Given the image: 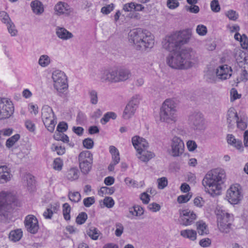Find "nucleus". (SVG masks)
<instances>
[{
	"mask_svg": "<svg viewBox=\"0 0 248 248\" xmlns=\"http://www.w3.org/2000/svg\"><path fill=\"white\" fill-rule=\"evenodd\" d=\"M88 235L93 240H97L99 237L98 230L95 228H90L87 232Z\"/></svg>",
	"mask_w": 248,
	"mask_h": 248,
	"instance_id": "nucleus-49",
	"label": "nucleus"
},
{
	"mask_svg": "<svg viewBox=\"0 0 248 248\" xmlns=\"http://www.w3.org/2000/svg\"><path fill=\"white\" fill-rule=\"evenodd\" d=\"M90 102L92 104L95 105L98 102V94L95 90L91 91L89 93Z\"/></svg>",
	"mask_w": 248,
	"mask_h": 248,
	"instance_id": "nucleus-55",
	"label": "nucleus"
},
{
	"mask_svg": "<svg viewBox=\"0 0 248 248\" xmlns=\"http://www.w3.org/2000/svg\"><path fill=\"white\" fill-rule=\"evenodd\" d=\"M51 59L48 55L43 54L40 56L38 63L41 67H46L51 63Z\"/></svg>",
	"mask_w": 248,
	"mask_h": 248,
	"instance_id": "nucleus-38",
	"label": "nucleus"
},
{
	"mask_svg": "<svg viewBox=\"0 0 248 248\" xmlns=\"http://www.w3.org/2000/svg\"><path fill=\"white\" fill-rule=\"evenodd\" d=\"M170 154L173 157H179L184 153L185 144L182 140L177 136H174L171 140Z\"/></svg>",
	"mask_w": 248,
	"mask_h": 248,
	"instance_id": "nucleus-11",
	"label": "nucleus"
},
{
	"mask_svg": "<svg viewBox=\"0 0 248 248\" xmlns=\"http://www.w3.org/2000/svg\"><path fill=\"white\" fill-rule=\"evenodd\" d=\"M26 128L31 132H34L36 129L35 124L31 120H27L25 122Z\"/></svg>",
	"mask_w": 248,
	"mask_h": 248,
	"instance_id": "nucleus-57",
	"label": "nucleus"
},
{
	"mask_svg": "<svg viewBox=\"0 0 248 248\" xmlns=\"http://www.w3.org/2000/svg\"><path fill=\"white\" fill-rule=\"evenodd\" d=\"M14 110V104L10 99L1 98V119L10 118L13 114Z\"/></svg>",
	"mask_w": 248,
	"mask_h": 248,
	"instance_id": "nucleus-13",
	"label": "nucleus"
},
{
	"mask_svg": "<svg viewBox=\"0 0 248 248\" xmlns=\"http://www.w3.org/2000/svg\"><path fill=\"white\" fill-rule=\"evenodd\" d=\"M215 214L219 230L223 233H229L232 229L233 215L220 208H217Z\"/></svg>",
	"mask_w": 248,
	"mask_h": 248,
	"instance_id": "nucleus-6",
	"label": "nucleus"
},
{
	"mask_svg": "<svg viewBox=\"0 0 248 248\" xmlns=\"http://www.w3.org/2000/svg\"><path fill=\"white\" fill-rule=\"evenodd\" d=\"M225 178V171L222 169L217 168L209 171L202 181L205 191L212 196L220 195Z\"/></svg>",
	"mask_w": 248,
	"mask_h": 248,
	"instance_id": "nucleus-2",
	"label": "nucleus"
},
{
	"mask_svg": "<svg viewBox=\"0 0 248 248\" xmlns=\"http://www.w3.org/2000/svg\"><path fill=\"white\" fill-rule=\"evenodd\" d=\"M235 123H237L238 128L241 130H244L247 127V119L245 116L239 117Z\"/></svg>",
	"mask_w": 248,
	"mask_h": 248,
	"instance_id": "nucleus-42",
	"label": "nucleus"
},
{
	"mask_svg": "<svg viewBox=\"0 0 248 248\" xmlns=\"http://www.w3.org/2000/svg\"><path fill=\"white\" fill-rule=\"evenodd\" d=\"M16 197L11 192H1V213L2 211L8 212L11 209V204L15 202Z\"/></svg>",
	"mask_w": 248,
	"mask_h": 248,
	"instance_id": "nucleus-14",
	"label": "nucleus"
},
{
	"mask_svg": "<svg viewBox=\"0 0 248 248\" xmlns=\"http://www.w3.org/2000/svg\"><path fill=\"white\" fill-rule=\"evenodd\" d=\"M114 192V188L113 187H108L106 186L102 187L98 191V194L100 196H103L104 194H113Z\"/></svg>",
	"mask_w": 248,
	"mask_h": 248,
	"instance_id": "nucleus-45",
	"label": "nucleus"
},
{
	"mask_svg": "<svg viewBox=\"0 0 248 248\" xmlns=\"http://www.w3.org/2000/svg\"><path fill=\"white\" fill-rule=\"evenodd\" d=\"M196 229L200 235H203L209 233V230L206 223L203 220H199L196 223Z\"/></svg>",
	"mask_w": 248,
	"mask_h": 248,
	"instance_id": "nucleus-33",
	"label": "nucleus"
},
{
	"mask_svg": "<svg viewBox=\"0 0 248 248\" xmlns=\"http://www.w3.org/2000/svg\"><path fill=\"white\" fill-rule=\"evenodd\" d=\"M53 86L58 92H61L68 88L67 79L65 74L59 70L54 71L52 74Z\"/></svg>",
	"mask_w": 248,
	"mask_h": 248,
	"instance_id": "nucleus-10",
	"label": "nucleus"
},
{
	"mask_svg": "<svg viewBox=\"0 0 248 248\" xmlns=\"http://www.w3.org/2000/svg\"><path fill=\"white\" fill-rule=\"evenodd\" d=\"M60 206L56 203L50 204L43 213V216L46 219H51L54 213H57Z\"/></svg>",
	"mask_w": 248,
	"mask_h": 248,
	"instance_id": "nucleus-31",
	"label": "nucleus"
},
{
	"mask_svg": "<svg viewBox=\"0 0 248 248\" xmlns=\"http://www.w3.org/2000/svg\"><path fill=\"white\" fill-rule=\"evenodd\" d=\"M211 9L214 12H218L220 10V7L218 0H213L210 3Z\"/></svg>",
	"mask_w": 248,
	"mask_h": 248,
	"instance_id": "nucleus-58",
	"label": "nucleus"
},
{
	"mask_svg": "<svg viewBox=\"0 0 248 248\" xmlns=\"http://www.w3.org/2000/svg\"><path fill=\"white\" fill-rule=\"evenodd\" d=\"M20 139L19 134H16L9 138L6 142V146L7 148L12 147Z\"/></svg>",
	"mask_w": 248,
	"mask_h": 248,
	"instance_id": "nucleus-43",
	"label": "nucleus"
},
{
	"mask_svg": "<svg viewBox=\"0 0 248 248\" xmlns=\"http://www.w3.org/2000/svg\"><path fill=\"white\" fill-rule=\"evenodd\" d=\"M87 214L85 212L79 213L76 218L77 223L79 225L83 224L87 220Z\"/></svg>",
	"mask_w": 248,
	"mask_h": 248,
	"instance_id": "nucleus-48",
	"label": "nucleus"
},
{
	"mask_svg": "<svg viewBox=\"0 0 248 248\" xmlns=\"http://www.w3.org/2000/svg\"><path fill=\"white\" fill-rule=\"evenodd\" d=\"M177 103L174 99H167L163 103L159 111L161 122L174 124L177 120Z\"/></svg>",
	"mask_w": 248,
	"mask_h": 248,
	"instance_id": "nucleus-5",
	"label": "nucleus"
},
{
	"mask_svg": "<svg viewBox=\"0 0 248 248\" xmlns=\"http://www.w3.org/2000/svg\"><path fill=\"white\" fill-rule=\"evenodd\" d=\"M196 31L200 36H203L207 33V28L204 25L199 24L197 26Z\"/></svg>",
	"mask_w": 248,
	"mask_h": 248,
	"instance_id": "nucleus-44",
	"label": "nucleus"
},
{
	"mask_svg": "<svg viewBox=\"0 0 248 248\" xmlns=\"http://www.w3.org/2000/svg\"><path fill=\"white\" fill-rule=\"evenodd\" d=\"M157 182L158 188L160 189H164L168 185V180L165 177L158 179Z\"/></svg>",
	"mask_w": 248,
	"mask_h": 248,
	"instance_id": "nucleus-52",
	"label": "nucleus"
},
{
	"mask_svg": "<svg viewBox=\"0 0 248 248\" xmlns=\"http://www.w3.org/2000/svg\"><path fill=\"white\" fill-rule=\"evenodd\" d=\"M189 124L194 129L202 130L205 128V121L201 114H196L189 118Z\"/></svg>",
	"mask_w": 248,
	"mask_h": 248,
	"instance_id": "nucleus-21",
	"label": "nucleus"
},
{
	"mask_svg": "<svg viewBox=\"0 0 248 248\" xmlns=\"http://www.w3.org/2000/svg\"><path fill=\"white\" fill-rule=\"evenodd\" d=\"M54 137L57 140H62L65 143H68L69 142V137L63 133H56L54 135Z\"/></svg>",
	"mask_w": 248,
	"mask_h": 248,
	"instance_id": "nucleus-47",
	"label": "nucleus"
},
{
	"mask_svg": "<svg viewBox=\"0 0 248 248\" xmlns=\"http://www.w3.org/2000/svg\"><path fill=\"white\" fill-rule=\"evenodd\" d=\"M225 15L229 19L233 21L236 20L239 16L238 14L233 10H230L227 11L225 13Z\"/></svg>",
	"mask_w": 248,
	"mask_h": 248,
	"instance_id": "nucleus-50",
	"label": "nucleus"
},
{
	"mask_svg": "<svg viewBox=\"0 0 248 248\" xmlns=\"http://www.w3.org/2000/svg\"><path fill=\"white\" fill-rule=\"evenodd\" d=\"M23 184L27 186L29 190L31 189L34 185V177L30 174H26L22 179Z\"/></svg>",
	"mask_w": 248,
	"mask_h": 248,
	"instance_id": "nucleus-37",
	"label": "nucleus"
},
{
	"mask_svg": "<svg viewBox=\"0 0 248 248\" xmlns=\"http://www.w3.org/2000/svg\"><path fill=\"white\" fill-rule=\"evenodd\" d=\"M65 177L70 181L77 180L79 177V171L76 168H71L65 172Z\"/></svg>",
	"mask_w": 248,
	"mask_h": 248,
	"instance_id": "nucleus-32",
	"label": "nucleus"
},
{
	"mask_svg": "<svg viewBox=\"0 0 248 248\" xmlns=\"http://www.w3.org/2000/svg\"><path fill=\"white\" fill-rule=\"evenodd\" d=\"M191 34L190 29L174 31L164 37L162 42L163 47L170 52L176 51L188 42Z\"/></svg>",
	"mask_w": 248,
	"mask_h": 248,
	"instance_id": "nucleus-4",
	"label": "nucleus"
},
{
	"mask_svg": "<svg viewBox=\"0 0 248 248\" xmlns=\"http://www.w3.org/2000/svg\"><path fill=\"white\" fill-rule=\"evenodd\" d=\"M103 203L107 207L110 208L114 205V201L111 197H107L103 200Z\"/></svg>",
	"mask_w": 248,
	"mask_h": 248,
	"instance_id": "nucleus-61",
	"label": "nucleus"
},
{
	"mask_svg": "<svg viewBox=\"0 0 248 248\" xmlns=\"http://www.w3.org/2000/svg\"><path fill=\"white\" fill-rule=\"evenodd\" d=\"M129 213L130 215L128 216L127 217L132 218L133 217H139L142 215L144 213V210L141 206L137 205L130 208L129 209Z\"/></svg>",
	"mask_w": 248,
	"mask_h": 248,
	"instance_id": "nucleus-36",
	"label": "nucleus"
},
{
	"mask_svg": "<svg viewBox=\"0 0 248 248\" xmlns=\"http://www.w3.org/2000/svg\"><path fill=\"white\" fill-rule=\"evenodd\" d=\"M192 197V195L189 193L186 195H182L178 197L177 202L179 203H186L188 202Z\"/></svg>",
	"mask_w": 248,
	"mask_h": 248,
	"instance_id": "nucleus-51",
	"label": "nucleus"
},
{
	"mask_svg": "<svg viewBox=\"0 0 248 248\" xmlns=\"http://www.w3.org/2000/svg\"><path fill=\"white\" fill-rule=\"evenodd\" d=\"M62 214L64 219L69 220L71 218L70 212L71 208L68 203H64L62 205Z\"/></svg>",
	"mask_w": 248,
	"mask_h": 248,
	"instance_id": "nucleus-41",
	"label": "nucleus"
},
{
	"mask_svg": "<svg viewBox=\"0 0 248 248\" xmlns=\"http://www.w3.org/2000/svg\"><path fill=\"white\" fill-rule=\"evenodd\" d=\"M234 38L240 42L242 48L247 49L248 48V37L246 34L241 35L239 33L237 32L234 34Z\"/></svg>",
	"mask_w": 248,
	"mask_h": 248,
	"instance_id": "nucleus-35",
	"label": "nucleus"
},
{
	"mask_svg": "<svg viewBox=\"0 0 248 248\" xmlns=\"http://www.w3.org/2000/svg\"><path fill=\"white\" fill-rule=\"evenodd\" d=\"M180 234L184 238H187L191 241H195L197 239V232L192 229H186L180 232Z\"/></svg>",
	"mask_w": 248,
	"mask_h": 248,
	"instance_id": "nucleus-34",
	"label": "nucleus"
},
{
	"mask_svg": "<svg viewBox=\"0 0 248 248\" xmlns=\"http://www.w3.org/2000/svg\"><path fill=\"white\" fill-rule=\"evenodd\" d=\"M56 34L58 38L63 40H67L73 37V34L62 27H57Z\"/></svg>",
	"mask_w": 248,
	"mask_h": 248,
	"instance_id": "nucleus-27",
	"label": "nucleus"
},
{
	"mask_svg": "<svg viewBox=\"0 0 248 248\" xmlns=\"http://www.w3.org/2000/svg\"><path fill=\"white\" fill-rule=\"evenodd\" d=\"M132 143L137 151L147 149L149 147V143L147 141L139 136H135L132 137Z\"/></svg>",
	"mask_w": 248,
	"mask_h": 248,
	"instance_id": "nucleus-22",
	"label": "nucleus"
},
{
	"mask_svg": "<svg viewBox=\"0 0 248 248\" xmlns=\"http://www.w3.org/2000/svg\"><path fill=\"white\" fill-rule=\"evenodd\" d=\"M83 145L85 148L91 149L93 148L94 142L91 138H87L83 140Z\"/></svg>",
	"mask_w": 248,
	"mask_h": 248,
	"instance_id": "nucleus-60",
	"label": "nucleus"
},
{
	"mask_svg": "<svg viewBox=\"0 0 248 248\" xmlns=\"http://www.w3.org/2000/svg\"><path fill=\"white\" fill-rule=\"evenodd\" d=\"M116 230L115 232V234L117 236H120L124 232V226L120 223H117L115 224Z\"/></svg>",
	"mask_w": 248,
	"mask_h": 248,
	"instance_id": "nucleus-64",
	"label": "nucleus"
},
{
	"mask_svg": "<svg viewBox=\"0 0 248 248\" xmlns=\"http://www.w3.org/2000/svg\"><path fill=\"white\" fill-rule=\"evenodd\" d=\"M79 166L82 173L88 174L92 169L93 156L91 152L84 151L78 155Z\"/></svg>",
	"mask_w": 248,
	"mask_h": 248,
	"instance_id": "nucleus-9",
	"label": "nucleus"
},
{
	"mask_svg": "<svg viewBox=\"0 0 248 248\" xmlns=\"http://www.w3.org/2000/svg\"><path fill=\"white\" fill-rule=\"evenodd\" d=\"M117 118V114L112 111H109L106 113L103 118L101 119V123L103 124H105L107 123L110 119L113 120L116 119Z\"/></svg>",
	"mask_w": 248,
	"mask_h": 248,
	"instance_id": "nucleus-40",
	"label": "nucleus"
},
{
	"mask_svg": "<svg viewBox=\"0 0 248 248\" xmlns=\"http://www.w3.org/2000/svg\"><path fill=\"white\" fill-rule=\"evenodd\" d=\"M63 162L60 158H56L53 163V169L55 170H61L62 169Z\"/></svg>",
	"mask_w": 248,
	"mask_h": 248,
	"instance_id": "nucleus-54",
	"label": "nucleus"
},
{
	"mask_svg": "<svg viewBox=\"0 0 248 248\" xmlns=\"http://www.w3.org/2000/svg\"><path fill=\"white\" fill-rule=\"evenodd\" d=\"M24 223L25 227L29 232L32 234L37 233L39 226L38 220L34 216L30 215L26 216Z\"/></svg>",
	"mask_w": 248,
	"mask_h": 248,
	"instance_id": "nucleus-17",
	"label": "nucleus"
},
{
	"mask_svg": "<svg viewBox=\"0 0 248 248\" xmlns=\"http://www.w3.org/2000/svg\"><path fill=\"white\" fill-rule=\"evenodd\" d=\"M1 21L7 28L8 33L12 37L17 36L18 30L14 23L12 21L9 16L5 12H1Z\"/></svg>",
	"mask_w": 248,
	"mask_h": 248,
	"instance_id": "nucleus-16",
	"label": "nucleus"
},
{
	"mask_svg": "<svg viewBox=\"0 0 248 248\" xmlns=\"http://www.w3.org/2000/svg\"><path fill=\"white\" fill-rule=\"evenodd\" d=\"M30 6L32 12L36 15H41L44 12V6L39 0H32L30 3Z\"/></svg>",
	"mask_w": 248,
	"mask_h": 248,
	"instance_id": "nucleus-29",
	"label": "nucleus"
},
{
	"mask_svg": "<svg viewBox=\"0 0 248 248\" xmlns=\"http://www.w3.org/2000/svg\"><path fill=\"white\" fill-rule=\"evenodd\" d=\"M11 167L9 165H1V183H7L13 178Z\"/></svg>",
	"mask_w": 248,
	"mask_h": 248,
	"instance_id": "nucleus-25",
	"label": "nucleus"
},
{
	"mask_svg": "<svg viewBox=\"0 0 248 248\" xmlns=\"http://www.w3.org/2000/svg\"><path fill=\"white\" fill-rule=\"evenodd\" d=\"M41 113L42 120L45 127L48 131L53 132L57 124V121L52 108L47 105H45L42 108Z\"/></svg>",
	"mask_w": 248,
	"mask_h": 248,
	"instance_id": "nucleus-8",
	"label": "nucleus"
},
{
	"mask_svg": "<svg viewBox=\"0 0 248 248\" xmlns=\"http://www.w3.org/2000/svg\"><path fill=\"white\" fill-rule=\"evenodd\" d=\"M196 218V215L188 209L183 210L180 212V220L184 226L190 225Z\"/></svg>",
	"mask_w": 248,
	"mask_h": 248,
	"instance_id": "nucleus-18",
	"label": "nucleus"
},
{
	"mask_svg": "<svg viewBox=\"0 0 248 248\" xmlns=\"http://www.w3.org/2000/svg\"><path fill=\"white\" fill-rule=\"evenodd\" d=\"M243 192L241 186L238 184L231 185L226 191L225 199L231 204L240 203L243 199Z\"/></svg>",
	"mask_w": 248,
	"mask_h": 248,
	"instance_id": "nucleus-7",
	"label": "nucleus"
},
{
	"mask_svg": "<svg viewBox=\"0 0 248 248\" xmlns=\"http://www.w3.org/2000/svg\"><path fill=\"white\" fill-rule=\"evenodd\" d=\"M114 4L110 3L105 6L103 7L101 9V12L104 15H108L114 10Z\"/></svg>",
	"mask_w": 248,
	"mask_h": 248,
	"instance_id": "nucleus-53",
	"label": "nucleus"
},
{
	"mask_svg": "<svg viewBox=\"0 0 248 248\" xmlns=\"http://www.w3.org/2000/svg\"><path fill=\"white\" fill-rule=\"evenodd\" d=\"M67 128V124L64 122H62L58 124L57 127V130L59 132L58 133H63V132L66 131Z\"/></svg>",
	"mask_w": 248,
	"mask_h": 248,
	"instance_id": "nucleus-62",
	"label": "nucleus"
},
{
	"mask_svg": "<svg viewBox=\"0 0 248 248\" xmlns=\"http://www.w3.org/2000/svg\"><path fill=\"white\" fill-rule=\"evenodd\" d=\"M232 75V69L227 64L219 66L216 69L217 77L221 80L230 78Z\"/></svg>",
	"mask_w": 248,
	"mask_h": 248,
	"instance_id": "nucleus-19",
	"label": "nucleus"
},
{
	"mask_svg": "<svg viewBox=\"0 0 248 248\" xmlns=\"http://www.w3.org/2000/svg\"><path fill=\"white\" fill-rule=\"evenodd\" d=\"M179 2L176 0H167V6L171 10L177 8L179 6Z\"/></svg>",
	"mask_w": 248,
	"mask_h": 248,
	"instance_id": "nucleus-59",
	"label": "nucleus"
},
{
	"mask_svg": "<svg viewBox=\"0 0 248 248\" xmlns=\"http://www.w3.org/2000/svg\"><path fill=\"white\" fill-rule=\"evenodd\" d=\"M137 156L142 162H147L154 157L155 155L153 152L147 151V149H144L137 151Z\"/></svg>",
	"mask_w": 248,
	"mask_h": 248,
	"instance_id": "nucleus-28",
	"label": "nucleus"
},
{
	"mask_svg": "<svg viewBox=\"0 0 248 248\" xmlns=\"http://www.w3.org/2000/svg\"><path fill=\"white\" fill-rule=\"evenodd\" d=\"M128 41L136 50L141 51L152 48L155 44L154 35L140 29L131 30L128 34Z\"/></svg>",
	"mask_w": 248,
	"mask_h": 248,
	"instance_id": "nucleus-3",
	"label": "nucleus"
},
{
	"mask_svg": "<svg viewBox=\"0 0 248 248\" xmlns=\"http://www.w3.org/2000/svg\"><path fill=\"white\" fill-rule=\"evenodd\" d=\"M227 143L234 147L240 152L244 151V147L241 140L237 139L232 134H228L226 137Z\"/></svg>",
	"mask_w": 248,
	"mask_h": 248,
	"instance_id": "nucleus-26",
	"label": "nucleus"
},
{
	"mask_svg": "<svg viewBox=\"0 0 248 248\" xmlns=\"http://www.w3.org/2000/svg\"><path fill=\"white\" fill-rule=\"evenodd\" d=\"M116 69L105 68L100 71L98 77L103 83H116Z\"/></svg>",
	"mask_w": 248,
	"mask_h": 248,
	"instance_id": "nucleus-15",
	"label": "nucleus"
},
{
	"mask_svg": "<svg viewBox=\"0 0 248 248\" xmlns=\"http://www.w3.org/2000/svg\"><path fill=\"white\" fill-rule=\"evenodd\" d=\"M116 83L125 81L131 76V72L127 69H116Z\"/></svg>",
	"mask_w": 248,
	"mask_h": 248,
	"instance_id": "nucleus-24",
	"label": "nucleus"
},
{
	"mask_svg": "<svg viewBox=\"0 0 248 248\" xmlns=\"http://www.w3.org/2000/svg\"><path fill=\"white\" fill-rule=\"evenodd\" d=\"M140 99V96L139 95L132 97L123 111L122 116L123 119L128 120L132 118L138 108Z\"/></svg>",
	"mask_w": 248,
	"mask_h": 248,
	"instance_id": "nucleus-12",
	"label": "nucleus"
},
{
	"mask_svg": "<svg viewBox=\"0 0 248 248\" xmlns=\"http://www.w3.org/2000/svg\"><path fill=\"white\" fill-rule=\"evenodd\" d=\"M109 151L112 156V161L108 167L109 171H113L114 170L115 166L120 162V154L118 150L113 145L109 147Z\"/></svg>",
	"mask_w": 248,
	"mask_h": 248,
	"instance_id": "nucleus-23",
	"label": "nucleus"
},
{
	"mask_svg": "<svg viewBox=\"0 0 248 248\" xmlns=\"http://www.w3.org/2000/svg\"><path fill=\"white\" fill-rule=\"evenodd\" d=\"M238 117L237 112L234 108H231L229 109L227 114V120L230 126L235 123Z\"/></svg>",
	"mask_w": 248,
	"mask_h": 248,
	"instance_id": "nucleus-30",
	"label": "nucleus"
},
{
	"mask_svg": "<svg viewBox=\"0 0 248 248\" xmlns=\"http://www.w3.org/2000/svg\"><path fill=\"white\" fill-rule=\"evenodd\" d=\"M230 100L231 102H233L237 99L241 97V94L238 93L237 90L234 88H232L230 91Z\"/></svg>",
	"mask_w": 248,
	"mask_h": 248,
	"instance_id": "nucleus-56",
	"label": "nucleus"
},
{
	"mask_svg": "<svg viewBox=\"0 0 248 248\" xmlns=\"http://www.w3.org/2000/svg\"><path fill=\"white\" fill-rule=\"evenodd\" d=\"M22 236V231L21 229L12 231L9 235V239L13 242L18 241Z\"/></svg>",
	"mask_w": 248,
	"mask_h": 248,
	"instance_id": "nucleus-39",
	"label": "nucleus"
},
{
	"mask_svg": "<svg viewBox=\"0 0 248 248\" xmlns=\"http://www.w3.org/2000/svg\"><path fill=\"white\" fill-rule=\"evenodd\" d=\"M68 197L71 201L74 202H78L81 199L80 194L78 192H69Z\"/></svg>",
	"mask_w": 248,
	"mask_h": 248,
	"instance_id": "nucleus-46",
	"label": "nucleus"
},
{
	"mask_svg": "<svg viewBox=\"0 0 248 248\" xmlns=\"http://www.w3.org/2000/svg\"><path fill=\"white\" fill-rule=\"evenodd\" d=\"M55 14L57 16H68L72 12V9L69 5L63 1L58 2L54 6Z\"/></svg>",
	"mask_w": 248,
	"mask_h": 248,
	"instance_id": "nucleus-20",
	"label": "nucleus"
},
{
	"mask_svg": "<svg viewBox=\"0 0 248 248\" xmlns=\"http://www.w3.org/2000/svg\"><path fill=\"white\" fill-rule=\"evenodd\" d=\"M148 208L151 212H156L160 210L161 206L157 203L153 202L148 205Z\"/></svg>",
	"mask_w": 248,
	"mask_h": 248,
	"instance_id": "nucleus-63",
	"label": "nucleus"
},
{
	"mask_svg": "<svg viewBox=\"0 0 248 248\" xmlns=\"http://www.w3.org/2000/svg\"><path fill=\"white\" fill-rule=\"evenodd\" d=\"M197 61L196 53L190 48L184 49L180 52H170L166 58L167 64L174 69H188L192 67Z\"/></svg>",
	"mask_w": 248,
	"mask_h": 248,
	"instance_id": "nucleus-1",
	"label": "nucleus"
}]
</instances>
